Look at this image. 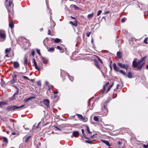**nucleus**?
<instances>
[{"mask_svg":"<svg viewBox=\"0 0 148 148\" xmlns=\"http://www.w3.org/2000/svg\"><path fill=\"white\" fill-rule=\"evenodd\" d=\"M98 60L101 63H102V60L99 58H98Z\"/></svg>","mask_w":148,"mask_h":148,"instance_id":"obj_57","label":"nucleus"},{"mask_svg":"<svg viewBox=\"0 0 148 148\" xmlns=\"http://www.w3.org/2000/svg\"><path fill=\"white\" fill-rule=\"evenodd\" d=\"M137 59H134L132 62V64L134 68H138L137 65H140V64H138V62H137Z\"/></svg>","mask_w":148,"mask_h":148,"instance_id":"obj_5","label":"nucleus"},{"mask_svg":"<svg viewBox=\"0 0 148 148\" xmlns=\"http://www.w3.org/2000/svg\"><path fill=\"white\" fill-rule=\"evenodd\" d=\"M78 117V118L81 120L83 121L84 118H83L82 115L77 114L76 115Z\"/></svg>","mask_w":148,"mask_h":148,"instance_id":"obj_15","label":"nucleus"},{"mask_svg":"<svg viewBox=\"0 0 148 148\" xmlns=\"http://www.w3.org/2000/svg\"><path fill=\"white\" fill-rule=\"evenodd\" d=\"M35 98L34 97H30L28 98L29 99V101L30 100L32 99H34Z\"/></svg>","mask_w":148,"mask_h":148,"instance_id":"obj_55","label":"nucleus"},{"mask_svg":"<svg viewBox=\"0 0 148 148\" xmlns=\"http://www.w3.org/2000/svg\"><path fill=\"white\" fill-rule=\"evenodd\" d=\"M7 104V103L6 102L1 101L0 102V107L1 108H2L4 105Z\"/></svg>","mask_w":148,"mask_h":148,"instance_id":"obj_16","label":"nucleus"},{"mask_svg":"<svg viewBox=\"0 0 148 148\" xmlns=\"http://www.w3.org/2000/svg\"><path fill=\"white\" fill-rule=\"evenodd\" d=\"M13 66L15 68L17 69L19 67L20 64L18 62H13Z\"/></svg>","mask_w":148,"mask_h":148,"instance_id":"obj_8","label":"nucleus"},{"mask_svg":"<svg viewBox=\"0 0 148 148\" xmlns=\"http://www.w3.org/2000/svg\"><path fill=\"white\" fill-rule=\"evenodd\" d=\"M55 127L58 130H59V131H61V129H60V128H58V127Z\"/></svg>","mask_w":148,"mask_h":148,"instance_id":"obj_53","label":"nucleus"},{"mask_svg":"<svg viewBox=\"0 0 148 148\" xmlns=\"http://www.w3.org/2000/svg\"><path fill=\"white\" fill-rule=\"evenodd\" d=\"M6 38V35L4 31L0 30V41H4Z\"/></svg>","mask_w":148,"mask_h":148,"instance_id":"obj_3","label":"nucleus"},{"mask_svg":"<svg viewBox=\"0 0 148 148\" xmlns=\"http://www.w3.org/2000/svg\"><path fill=\"white\" fill-rule=\"evenodd\" d=\"M143 147L144 148H147V146L145 145H144Z\"/></svg>","mask_w":148,"mask_h":148,"instance_id":"obj_56","label":"nucleus"},{"mask_svg":"<svg viewBox=\"0 0 148 148\" xmlns=\"http://www.w3.org/2000/svg\"><path fill=\"white\" fill-rule=\"evenodd\" d=\"M11 50L10 48H8L6 49L5 51V53L6 54H7L10 52Z\"/></svg>","mask_w":148,"mask_h":148,"instance_id":"obj_26","label":"nucleus"},{"mask_svg":"<svg viewBox=\"0 0 148 148\" xmlns=\"http://www.w3.org/2000/svg\"><path fill=\"white\" fill-rule=\"evenodd\" d=\"M32 56H34V51H32Z\"/></svg>","mask_w":148,"mask_h":148,"instance_id":"obj_52","label":"nucleus"},{"mask_svg":"<svg viewBox=\"0 0 148 148\" xmlns=\"http://www.w3.org/2000/svg\"><path fill=\"white\" fill-rule=\"evenodd\" d=\"M66 75L68 76V78L71 81H73L74 78L73 77L70 76L68 73H67Z\"/></svg>","mask_w":148,"mask_h":148,"instance_id":"obj_21","label":"nucleus"},{"mask_svg":"<svg viewBox=\"0 0 148 148\" xmlns=\"http://www.w3.org/2000/svg\"><path fill=\"white\" fill-rule=\"evenodd\" d=\"M111 88H110V87H109L108 88V90H107V93L110 89H111Z\"/></svg>","mask_w":148,"mask_h":148,"instance_id":"obj_54","label":"nucleus"},{"mask_svg":"<svg viewBox=\"0 0 148 148\" xmlns=\"http://www.w3.org/2000/svg\"><path fill=\"white\" fill-rule=\"evenodd\" d=\"M113 85H114V83H113L112 84H111V85L109 87H110V88H111L113 86Z\"/></svg>","mask_w":148,"mask_h":148,"instance_id":"obj_59","label":"nucleus"},{"mask_svg":"<svg viewBox=\"0 0 148 148\" xmlns=\"http://www.w3.org/2000/svg\"><path fill=\"white\" fill-rule=\"evenodd\" d=\"M81 131H82V134H83V136L84 137V138L85 139H87V137H86L84 136V129H82L81 130Z\"/></svg>","mask_w":148,"mask_h":148,"instance_id":"obj_35","label":"nucleus"},{"mask_svg":"<svg viewBox=\"0 0 148 148\" xmlns=\"http://www.w3.org/2000/svg\"><path fill=\"white\" fill-rule=\"evenodd\" d=\"M117 56L119 59H121V58L122 56L120 52L118 51L117 52Z\"/></svg>","mask_w":148,"mask_h":148,"instance_id":"obj_20","label":"nucleus"},{"mask_svg":"<svg viewBox=\"0 0 148 148\" xmlns=\"http://www.w3.org/2000/svg\"><path fill=\"white\" fill-rule=\"evenodd\" d=\"M13 86L17 90L16 92L14 94V96L17 94L19 92V89L15 86Z\"/></svg>","mask_w":148,"mask_h":148,"instance_id":"obj_23","label":"nucleus"},{"mask_svg":"<svg viewBox=\"0 0 148 148\" xmlns=\"http://www.w3.org/2000/svg\"><path fill=\"white\" fill-rule=\"evenodd\" d=\"M42 61L44 64H46L47 63L48 60L46 58H42Z\"/></svg>","mask_w":148,"mask_h":148,"instance_id":"obj_18","label":"nucleus"},{"mask_svg":"<svg viewBox=\"0 0 148 148\" xmlns=\"http://www.w3.org/2000/svg\"><path fill=\"white\" fill-rule=\"evenodd\" d=\"M9 26L11 28H12L14 27V25L13 23H9Z\"/></svg>","mask_w":148,"mask_h":148,"instance_id":"obj_30","label":"nucleus"},{"mask_svg":"<svg viewBox=\"0 0 148 148\" xmlns=\"http://www.w3.org/2000/svg\"><path fill=\"white\" fill-rule=\"evenodd\" d=\"M109 82H108L106 83V84L103 87V89L102 90L103 93V92H104V91L106 89V87H108V86L109 85Z\"/></svg>","mask_w":148,"mask_h":148,"instance_id":"obj_19","label":"nucleus"},{"mask_svg":"<svg viewBox=\"0 0 148 148\" xmlns=\"http://www.w3.org/2000/svg\"><path fill=\"white\" fill-rule=\"evenodd\" d=\"M57 49H59L60 50H61V49H62L61 47H60V46H57Z\"/></svg>","mask_w":148,"mask_h":148,"instance_id":"obj_49","label":"nucleus"},{"mask_svg":"<svg viewBox=\"0 0 148 148\" xmlns=\"http://www.w3.org/2000/svg\"><path fill=\"white\" fill-rule=\"evenodd\" d=\"M94 14L93 13H92L91 14H88L87 16V17L88 18L90 19L94 15Z\"/></svg>","mask_w":148,"mask_h":148,"instance_id":"obj_28","label":"nucleus"},{"mask_svg":"<svg viewBox=\"0 0 148 148\" xmlns=\"http://www.w3.org/2000/svg\"><path fill=\"white\" fill-rule=\"evenodd\" d=\"M36 52L39 55H40V50L38 49H36Z\"/></svg>","mask_w":148,"mask_h":148,"instance_id":"obj_45","label":"nucleus"},{"mask_svg":"<svg viewBox=\"0 0 148 148\" xmlns=\"http://www.w3.org/2000/svg\"><path fill=\"white\" fill-rule=\"evenodd\" d=\"M14 96V95H13V96L11 97H10L9 98V99L10 100V101H12L14 99V96Z\"/></svg>","mask_w":148,"mask_h":148,"instance_id":"obj_40","label":"nucleus"},{"mask_svg":"<svg viewBox=\"0 0 148 148\" xmlns=\"http://www.w3.org/2000/svg\"><path fill=\"white\" fill-rule=\"evenodd\" d=\"M25 102H27L28 101H29V99H28V98H27L26 99H25Z\"/></svg>","mask_w":148,"mask_h":148,"instance_id":"obj_61","label":"nucleus"},{"mask_svg":"<svg viewBox=\"0 0 148 148\" xmlns=\"http://www.w3.org/2000/svg\"><path fill=\"white\" fill-rule=\"evenodd\" d=\"M95 64L97 67H99V65L98 64V62L97 61L95 62Z\"/></svg>","mask_w":148,"mask_h":148,"instance_id":"obj_46","label":"nucleus"},{"mask_svg":"<svg viewBox=\"0 0 148 148\" xmlns=\"http://www.w3.org/2000/svg\"><path fill=\"white\" fill-rule=\"evenodd\" d=\"M114 69L117 71H119V69L118 67L115 63H114L113 65Z\"/></svg>","mask_w":148,"mask_h":148,"instance_id":"obj_13","label":"nucleus"},{"mask_svg":"<svg viewBox=\"0 0 148 148\" xmlns=\"http://www.w3.org/2000/svg\"><path fill=\"white\" fill-rule=\"evenodd\" d=\"M147 40L148 38H146L145 39V40H144V42L146 44H147L148 43Z\"/></svg>","mask_w":148,"mask_h":148,"instance_id":"obj_37","label":"nucleus"},{"mask_svg":"<svg viewBox=\"0 0 148 148\" xmlns=\"http://www.w3.org/2000/svg\"><path fill=\"white\" fill-rule=\"evenodd\" d=\"M12 135H15L16 134V133L14 132H13L12 133Z\"/></svg>","mask_w":148,"mask_h":148,"instance_id":"obj_62","label":"nucleus"},{"mask_svg":"<svg viewBox=\"0 0 148 148\" xmlns=\"http://www.w3.org/2000/svg\"><path fill=\"white\" fill-rule=\"evenodd\" d=\"M127 76L129 78H132V73L131 72H129L127 73Z\"/></svg>","mask_w":148,"mask_h":148,"instance_id":"obj_17","label":"nucleus"},{"mask_svg":"<svg viewBox=\"0 0 148 148\" xmlns=\"http://www.w3.org/2000/svg\"><path fill=\"white\" fill-rule=\"evenodd\" d=\"M48 34L49 35L51 34V31L49 29L48 30Z\"/></svg>","mask_w":148,"mask_h":148,"instance_id":"obj_51","label":"nucleus"},{"mask_svg":"<svg viewBox=\"0 0 148 148\" xmlns=\"http://www.w3.org/2000/svg\"><path fill=\"white\" fill-rule=\"evenodd\" d=\"M27 60H28L26 58H24V64L25 67H26V65H27Z\"/></svg>","mask_w":148,"mask_h":148,"instance_id":"obj_22","label":"nucleus"},{"mask_svg":"<svg viewBox=\"0 0 148 148\" xmlns=\"http://www.w3.org/2000/svg\"><path fill=\"white\" fill-rule=\"evenodd\" d=\"M146 56H145L139 60H138V64H140L138 67V69H140L142 68L144 64V62H143L144 60L146 59Z\"/></svg>","mask_w":148,"mask_h":148,"instance_id":"obj_2","label":"nucleus"},{"mask_svg":"<svg viewBox=\"0 0 148 148\" xmlns=\"http://www.w3.org/2000/svg\"><path fill=\"white\" fill-rule=\"evenodd\" d=\"M126 18H123L121 19V22H124L125 21Z\"/></svg>","mask_w":148,"mask_h":148,"instance_id":"obj_47","label":"nucleus"},{"mask_svg":"<svg viewBox=\"0 0 148 148\" xmlns=\"http://www.w3.org/2000/svg\"><path fill=\"white\" fill-rule=\"evenodd\" d=\"M51 41L54 40V42L56 43H58L60 42L61 40L58 38L56 39L52 38L51 40Z\"/></svg>","mask_w":148,"mask_h":148,"instance_id":"obj_14","label":"nucleus"},{"mask_svg":"<svg viewBox=\"0 0 148 148\" xmlns=\"http://www.w3.org/2000/svg\"><path fill=\"white\" fill-rule=\"evenodd\" d=\"M102 11L101 10H99L98 12L97 13V16H99L102 13Z\"/></svg>","mask_w":148,"mask_h":148,"instance_id":"obj_39","label":"nucleus"},{"mask_svg":"<svg viewBox=\"0 0 148 148\" xmlns=\"http://www.w3.org/2000/svg\"><path fill=\"white\" fill-rule=\"evenodd\" d=\"M91 33V32H87L86 35V36L88 37H89Z\"/></svg>","mask_w":148,"mask_h":148,"instance_id":"obj_38","label":"nucleus"},{"mask_svg":"<svg viewBox=\"0 0 148 148\" xmlns=\"http://www.w3.org/2000/svg\"><path fill=\"white\" fill-rule=\"evenodd\" d=\"M117 65L121 68L125 69L126 71H127L129 65L127 64H123L121 62H118L117 63Z\"/></svg>","mask_w":148,"mask_h":148,"instance_id":"obj_4","label":"nucleus"},{"mask_svg":"<svg viewBox=\"0 0 148 148\" xmlns=\"http://www.w3.org/2000/svg\"><path fill=\"white\" fill-rule=\"evenodd\" d=\"M25 106V105H23L20 106H8L6 108L5 110L8 111H10L12 110H14L15 109H20L23 108Z\"/></svg>","mask_w":148,"mask_h":148,"instance_id":"obj_1","label":"nucleus"},{"mask_svg":"<svg viewBox=\"0 0 148 148\" xmlns=\"http://www.w3.org/2000/svg\"><path fill=\"white\" fill-rule=\"evenodd\" d=\"M86 128L88 133L89 134H90L91 132L90 131L89 127L88 126H86Z\"/></svg>","mask_w":148,"mask_h":148,"instance_id":"obj_36","label":"nucleus"},{"mask_svg":"<svg viewBox=\"0 0 148 148\" xmlns=\"http://www.w3.org/2000/svg\"><path fill=\"white\" fill-rule=\"evenodd\" d=\"M15 80L13 78V79L11 81H10V82L12 84H14V83H15Z\"/></svg>","mask_w":148,"mask_h":148,"instance_id":"obj_44","label":"nucleus"},{"mask_svg":"<svg viewBox=\"0 0 148 148\" xmlns=\"http://www.w3.org/2000/svg\"><path fill=\"white\" fill-rule=\"evenodd\" d=\"M54 50V48L53 47H51L50 48H49L48 50V51H49L50 52H52Z\"/></svg>","mask_w":148,"mask_h":148,"instance_id":"obj_34","label":"nucleus"},{"mask_svg":"<svg viewBox=\"0 0 148 148\" xmlns=\"http://www.w3.org/2000/svg\"><path fill=\"white\" fill-rule=\"evenodd\" d=\"M23 78L25 79H28V80H29V78H28L26 76H23Z\"/></svg>","mask_w":148,"mask_h":148,"instance_id":"obj_50","label":"nucleus"},{"mask_svg":"<svg viewBox=\"0 0 148 148\" xmlns=\"http://www.w3.org/2000/svg\"><path fill=\"white\" fill-rule=\"evenodd\" d=\"M53 87V86L51 85H50L49 86V90L52 87Z\"/></svg>","mask_w":148,"mask_h":148,"instance_id":"obj_43","label":"nucleus"},{"mask_svg":"<svg viewBox=\"0 0 148 148\" xmlns=\"http://www.w3.org/2000/svg\"><path fill=\"white\" fill-rule=\"evenodd\" d=\"M103 111L105 113L103 114V116H106L107 115V114L108 113V110L107 108H106V106L104 105H103Z\"/></svg>","mask_w":148,"mask_h":148,"instance_id":"obj_9","label":"nucleus"},{"mask_svg":"<svg viewBox=\"0 0 148 148\" xmlns=\"http://www.w3.org/2000/svg\"><path fill=\"white\" fill-rule=\"evenodd\" d=\"M118 147L119 148H121L123 147L124 145L123 144L122 142L120 141H118Z\"/></svg>","mask_w":148,"mask_h":148,"instance_id":"obj_10","label":"nucleus"},{"mask_svg":"<svg viewBox=\"0 0 148 148\" xmlns=\"http://www.w3.org/2000/svg\"><path fill=\"white\" fill-rule=\"evenodd\" d=\"M8 3H9L8 5H9V7H10L12 5V7H13V5L12 4V1H9Z\"/></svg>","mask_w":148,"mask_h":148,"instance_id":"obj_31","label":"nucleus"},{"mask_svg":"<svg viewBox=\"0 0 148 148\" xmlns=\"http://www.w3.org/2000/svg\"><path fill=\"white\" fill-rule=\"evenodd\" d=\"M101 141L103 143H105L107 146H110V144L108 141L107 140H102V139L101 140Z\"/></svg>","mask_w":148,"mask_h":148,"instance_id":"obj_12","label":"nucleus"},{"mask_svg":"<svg viewBox=\"0 0 148 148\" xmlns=\"http://www.w3.org/2000/svg\"><path fill=\"white\" fill-rule=\"evenodd\" d=\"M31 136H27L26 138L25 143H27V142L28 141V140L30 139Z\"/></svg>","mask_w":148,"mask_h":148,"instance_id":"obj_32","label":"nucleus"},{"mask_svg":"<svg viewBox=\"0 0 148 148\" xmlns=\"http://www.w3.org/2000/svg\"><path fill=\"white\" fill-rule=\"evenodd\" d=\"M95 106V104H94V103H92V106L93 107H92V108H91L90 109H91V110H92V109H93V107H94V106Z\"/></svg>","mask_w":148,"mask_h":148,"instance_id":"obj_58","label":"nucleus"},{"mask_svg":"<svg viewBox=\"0 0 148 148\" xmlns=\"http://www.w3.org/2000/svg\"><path fill=\"white\" fill-rule=\"evenodd\" d=\"M7 10H8V13L9 14H12V15H13V8H12V10L11 11V10H10L9 9H8V8H7Z\"/></svg>","mask_w":148,"mask_h":148,"instance_id":"obj_27","label":"nucleus"},{"mask_svg":"<svg viewBox=\"0 0 148 148\" xmlns=\"http://www.w3.org/2000/svg\"><path fill=\"white\" fill-rule=\"evenodd\" d=\"M33 63L34 64V65L35 67V68L38 71H40V67H38L37 66L36 62V61L34 58H33Z\"/></svg>","mask_w":148,"mask_h":148,"instance_id":"obj_6","label":"nucleus"},{"mask_svg":"<svg viewBox=\"0 0 148 148\" xmlns=\"http://www.w3.org/2000/svg\"><path fill=\"white\" fill-rule=\"evenodd\" d=\"M73 135L75 137H77L79 135V133L77 131H76L73 132Z\"/></svg>","mask_w":148,"mask_h":148,"instance_id":"obj_11","label":"nucleus"},{"mask_svg":"<svg viewBox=\"0 0 148 148\" xmlns=\"http://www.w3.org/2000/svg\"><path fill=\"white\" fill-rule=\"evenodd\" d=\"M4 82L3 81H2L1 82V85H4Z\"/></svg>","mask_w":148,"mask_h":148,"instance_id":"obj_64","label":"nucleus"},{"mask_svg":"<svg viewBox=\"0 0 148 148\" xmlns=\"http://www.w3.org/2000/svg\"><path fill=\"white\" fill-rule=\"evenodd\" d=\"M74 8L75 10H77L78 9V7L75 5H73Z\"/></svg>","mask_w":148,"mask_h":148,"instance_id":"obj_41","label":"nucleus"},{"mask_svg":"<svg viewBox=\"0 0 148 148\" xmlns=\"http://www.w3.org/2000/svg\"><path fill=\"white\" fill-rule=\"evenodd\" d=\"M43 103L47 107H49V101L47 99H44L43 100Z\"/></svg>","mask_w":148,"mask_h":148,"instance_id":"obj_7","label":"nucleus"},{"mask_svg":"<svg viewBox=\"0 0 148 148\" xmlns=\"http://www.w3.org/2000/svg\"><path fill=\"white\" fill-rule=\"evenodd\" d=\"M70 23L71 24L75 26H77V23L76 22H73L72 21H70Z\"/></svg>","mask_w":148,"mask_h":148,"instance_id":"obj_25","label":"nucleus"},{"mask_svg":"<svg viewBox=\"0 0 148 148\" xmlns=\"http://www.w3.org/2000/svg\"><path fill=\"white\" fill-rule=\"evenodd\" d=\"M92 140H85V142L91 144L92 143Z\"/></svg>","mask_w":148,"mask_h":148,"instance_id":"obj_42","label":"nucleus"},{"mask_svg":"<svg viewBox=\"0 0 148 148\" xmlns=\"http://www.w3.org/2000/svg\"><path fill=\"white\" fill-rule=\"evenodd\" d=\"M110 13V12L109 11H106L105 12L104 14H107L108 13Z\"/></svg>","mask_w":148,"mask_h":148,"instance_id":"obj_63","label":"nucleus"},{"mask_svg":"<svg viewBox=\"0 0 148 148\" xmlns=\"http://www.w3.org/2000/svg\"><path fill=\"white\" fill-rule=\"evenodd\" d=\"M58 91H54L53 92V93L54 94H57L58 93Z\"/></svg>","mask_w":148,"mask_h":148,"instance_id":"obj_60","label":"nucleus"},{"mask_svg":"<svg viewBox=\"0 0 148 148\" xmlns=\"http://www.w3.org/2000/svg\"><path fill=\"white\" fill-rule=\"evenodd\" d=\"M3 142H5L6 144L8 143V140L5 137H3Z\"/></svg>","mask_w":148,"mask_h":148,"instance_id":"obj_29","label":"nucleus"},{"mask_svg":"<svg viewBox=\"0 0 148 148\" xmlns=\"http://www.w3.org/2000/svg\"><path fill=\"white\" fill-rule=\"evenodd\" d=\"M38 85V86H41V82L40 81H38L37 82Z\"/></svg>","mask_w":148,"mask_h":148,"instance_id":"obj_48","label":"nucleus"},{"mask_svg":"<svg viewBox=\"0 0 148 148\" xmlns=\"http://www.w3.org/2000/svg\"><path fill=\"white\" fill-rule=\"evenodd\" d=\"M99 117V116H94L93 117L94 120L95 121H99V120L98 119V117Z\"/></svg>","mask_w":148,"mask_h":148,"instance_id":"obj_24","label":"nucleus"},{"mask_svg":"<svg viewBox=\"0 0 148 148\" xmlns=\"http://www.w3.org/2000/svg\"><path fill=\"white\" fill-rule=\"evenodd\" d=\"M119 72L121 73L123 75H125L126 74L125 72L123 70H119Z\"/></svg>","mask_w":148,"mask_h":148,"instance_id":"obj_33","label":"nucleus"}]
</instances>
